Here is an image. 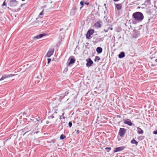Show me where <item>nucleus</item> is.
Masks as SVG:
<instances>
[{
    "label": "nucleus",
    "instance_id": "obj_1",
    "mask_svg": "<svg viewBox=\"0 0 157 157\" xmlns=\"http://www.w3.org/2000/svg\"><path fill=\"white\" fill-rule=\"evenodd\" d=\"M132 17L135 20L139 22L141 21L144 18L143 14L140 12H136L132 14Z\"/></svg>",
    "mask_w": 157,
    "mask_h": 157
},
{
    "label": "nucleus",
    "instance_id": "obj_2",
    "mask_svg": "<svg viewBox=\"0 0 157 157\" xmlns=\"http://www.w3.org/2000/svg\"><path fill=\"white\" fill-rule=\"evenodd\" d=\"M54 51V48H50L46 55V56L47 57H50L53 54Z\"/></svg>",
    "mask_w": 157,
    "mask_h": 157
},
{
    "label": "nucleus",
    "instance_id": "obj_3",
    "mask_svg": "<svg viewBox=\"0 0 157 157\" xmlns=\"http://www.w3.org/2000/svg\"><path fill=\"white\" fill-rule=\"evenodd\" d=\"M126 131L125 129L120 128L119 131V134L121 137H123Z\"/></svg>",
    "mask_w": 157,
    "mask_h": 157
},
{
    "label": "nucleus",
    "instance_id": "obj_4",
    "mask_svg": "<svg viewBox=\"0 0 157 157\" xmlns=\"http://www.w3.org/2000/svg\"><path fill=\"white\" fill-rule=\"evenodd\" d=\"M18 2L16 0H11L9 3V6L11 7H14L16 6Z\"/></svg>",
    "mask_w": 157,
    "mask_h": 157
},
{
    "label": "nucleus",
    "instance_id": "obj_5",
    "mask_svg": "<svg viewBox=\"0 0 157 157\" xmlns=\"http://www.w3.org/2000/svg\"><path fill=\"white\" fill-rule=\"evenodd\" d=\"M14 75L13 74H11L9 75H3L0 79V81H2L5 79L9 78V77H12Z\"/></svg>",
    "mask_w": 157,
    "mask_h": 157
},
{
    "label": "nucleus",
    "instance_id": "obj_6",
    "mask_svg": "<svg viewBox=\"0 0 157 157\" xmlns=\"http://www.w3.org/2000/svg\"><path fill=\"white\" fill-rule=\"evenodd\" d=\"M125 148L124 146L118 147L114 149V152L115 153L123 150Z\"/></svg>",
    "mask_w": 157,
    "mask_h": 157
},
{
    "label": "nucleus",
    "instance_id": "obj_7",
    "mask_svg": "<svg viewBox=\"0 0 157 157\" xmlns=\"http://www.w3.org/2000/svg\"><path fill=\"white\" fill-rule=\"evenodd\" d=\"M94 30L93 29H90L89 30L87 33L86 37L87 39H89L91 35L93 34L94 33Z\"/></svg>",
    "mask_w": 157,
    "mask_h": 157
},
{
    "label": "nucleus",
    "instance_id": "obj_8",
    "mask_svg": "<svg viewBox=\"0 0 157 157\" xmlns=\"http://www.w3.org/2000/svg\"><path fill=\"white\" fill-rule=\"evenodd\" d=\"M70 60V61L68 64V65L69 66L71 64L74 63L75 61V60L73 56H71L69 59L68 60Z\"/></svg>",
    "mask_w": 157,
    "mask_h": 157
},
{
    "label": "nucleus",
    "instance_id": "obj_9",
    "mask_svg": "<svg viewBox=\"0 0 157 157\" xmlns=\"http://www.w3.org/2000/svg\"><path fill=\"white\" fill-rule=\"evenodd\" d=\"M87 63L86 66L87 67H90L91 66L93 63V61L90 58H88L86 59Z\"/></svg>",
    "mask_w": 157,
    "mask_h": 157
},
{
    "label": "nucleus",
    "instance_id": "obj_10",
    "mask_svg": "<svg viewBox=\"0 0 157 157\" xmlns=\"http://www.w3.org/2000/svg\"><path fill=\"white\" fill-rule=\"evenodd\" d=\"M124 124H128L129 126H132V123L129 119H128L127 120H124Z\"/></svg>",
    "mask_w": 157,
    "mask_h": 157
},
{
    "label": "nucleus",
    "instance_id": "obj_11",
    "mask_svg": "<svg viewBox=\"0 0 157 157\" xmlns=\"http://www.w3.org/2000/svg\"><path fill=\"white\" fill-rule=\"evenodd\" d=\"M102 22L101 21H98L95 23L94 26L95 27L97 28H100L101 27V26Z\"/></svg>",
    "mask_w": 157,
    "mask_h": 157
},
{
    "label": "nucleus",
    "instance_id": "obj_12",
    "mask_svg": "<svg viewBox=\"0 0 157 157\" xmlns=\"http://www.w3.org/2000/svg\"><path fill=\"white\" fill-rule=\"evenodd\" d=\"M44 35H45V34H39L36 36H35L33 38V39H38L40 38H42L43 36H44Z\"/></svg>",
    "mask_w": 157,
    "mask_h": 157
},
{
    "label": "nucleus",
    "instance_id": "obj_13",
    "mask_svg": "<svg viewBox=\"0 0 157 157\" xmlns=\"http://www.w3.org/2000/svg\"><path fill=\"white\" fill-rule=\"evenodd\" d=\"M44 35H45V34H39L36 36H35L33 38V39H38L40 38H42L43 36H44Z\"/></svg>",
    "mask_w": 157,
    "mask_h": 157
},
{
    "label": "nucleus",
    "instance_id": "obj_14",
    "mask_svg": "<svg viewBox=\"0 0 157 157\" xmlns=\"http://www.w3.org/2000/svg\"><path fill=\"white\" fill-rule=\"evenodd\" d=\"M96 51L98 53H101L102 51V49L101 47H98L96 49Z\"/></svg>",
    "mask_w": 157,
    "mask_h": 157
},
{
    "label": "nucleus",
    "instance_id": "obj_15",
    "mask_svg": "<svg viewBox=\"0 0 157 157\" xmlns=\"http://www.w3.org/2000/svg\"><path fill=\"white\" fill-rule=\"evenodd\" d=\"M125 56L124 53L123 52H121L118 55V57L120 58H122Z\"/></svg>",
    "mask_w": 157,
    "mask_h": 157
},
{
    "label": "nucleus",
    "instance_id": "obj_16",
    "mask_svg": "<svg viewBox=\"0 0 157 157\" xmlns=\"http://www.w3.org/2000/svg\"><path fill=\"white\" fill-rule=\"evenodd\" d=\"M25 130H27V131L24 134V135L26 132H28L29 131L31 130V127L30 126H28L25 127L24 129Z\"/></svg>",
    "mask_w": 157,
    "mask_h": 157
},
{
    "label": "nucleus",
    "instance_id": "obj_17",
    "mask_svg": "<svg viewBox=\"0 0 157 157\" xmlns=\"http://www.w3.org/2000/svg\"><path fill=\"white\" fill-rule=\"evenodd\" d=\"M56 115L57 113L56 112H55L53 114L52 116H48V118L49 119H52L54 118Z\"/></svg>",
    "mask_w": 157,
    "mask_h": 157
},
{
    "label": "nucleus",
    "instance_id": "obj_18",
    "mask_svg": "<svg viewBox=\"0 0 157 157\" xmlns=\"http://www.w3.org/2000/svg\"><path fill=\"white\" fill-rule=\"evenodd\" d=\"M121 4H117L116 5V7L118 10H120L121 8Z\"/></svg>",
    "mask_w": 157,
    "mask_h": 157
},
{
    "label": "nucleus",
    "instance_id": "obj_19",
    "mask_svg": "<svg viewBox=\"0 0 157 157\" xmlns=\"http://www.w3.org/2000/svg\"><path fill=\"white\" fill-rule=\"evenodd\" d=\"M137 130L138 133L139 134H142L143 133V131L141 128L138 127Z\"/></svg>",
    "mask_w": 157,
    "mask_h": 157
},
{
    "label": "nucleus",
    "instance_id": "obj_20",
    "mask_svg": "<svg viewBox=\"0 0 157 157\" xmlns=\"http://www.w3.org/2000/svg\"><path fill=\"white\" fill-rule=\"evenodd\" d=\"M131 143L132 144H135L136 145H137L138 144V142L136 141L134 139H133L131 141Z\"/></svg>",
    "mask_w": 157,
    "mask_h": 157
},
{
    "label": "nucleus",
    "instance_id": "obj_21",
    "mask_svg": "<svg viewBox=\"0 0 157 157\" xmlns=\"http://www.w3.org/2000/svg\"><path fill=\"white\" fill-rule=\"evenodd\" d=\"M100 59V58L98 56H96L94 59V61L98 62L99 60Z\"/></svg>",
    "mask_w": 157,
    "mask_h": 157
},
{
    "label": "nucleus",
    "instance_id": "obj_22",
    "mask_svg": "<svg viewBox=\"0 0 157 157\" xmlns=\"http://www.w3.org/2000/svg\"><path fill=\"white\" fill-rule=\"evenodd\" d=\"M66 138V136L63 134H62L60 137V139L61 140H63L65 139Z\"/></svg>",
    "mask_w": 157,
    "mask_h": 157
},
{
    "label": "nucleus",
    "instance_id": "obj_23",
    "mask_svg": "<svg viewBox=\"0 0 157 157\" xmlns=\"http://www.w3.org/2000/svg\"><path fill=\"white\" fill-rule=\"evenodd\" d=\"M43 10L40 13V14L39 15V17L40 18H42V15H43Z\"/></svg>",
    "mask_w": 157,
    "mask_h": 157
},
{
    "label": "nucleus",
    "instance_id": "obj_24",
    "mask_svg": "<svg viewBox=\"0 0 157 157\" xmlns=\"http://www.w3.org/2000/svg\"><path fill=\"white\" fill-rule=\"evenodd\" d=\"M111 147H107L105 148V149L107 151V152H109V151L110 150H111Z\"/></svg>",
    "mask_w": 157,
    "mask_h": 157
},
{
    "label": "nucleus",
    "instance_id": "obj_25",
    "mask_svg": "<svg viewBox=\"0 0 157 157\" xmlns=\"http://www.w3.org/2000/svg\"><path fill=\"white\" fill-rule=\"evenodd\" d=\"M84 2L83 1H82L80 2V4L82 6L84 5Z\"/></svg>",
    "mask_w": 157,
    "mask_h": 157
},
{
    "label": "nucleus",
    "instance_id": "obj_26",
    "mask_svg": "<svg viewBox=\"0 0 157 157\" xmlns=\"http://www.w3.org/2000/svg\"><path fill=\"white\" fill-rule=\"evenodd\" d=\"M23 116L24 117H27V116L26 115V113H23Z\"/></svg>",
    "mask_w": 157,
    "mask_h": 157
},
{
    "label": "nucleus",
    "instance_id": "obj_27",
    "mask_svg": "<svg viewBox=\"0 0 157 157\" xmlns=\"http://www.w3.org/2000/svg\"><path fill=\"white\" fill-rule=\"evenodd\" d=\"M68 125L70 127H71L72 125V123L70 121L68 123Z\"/></svg>",
    "mask_w": 157,
    "mask_h": 157
},
{
    "label": "nucleus",
    "instance_id": "obj_28",
    "mask_svg": "<svg viewBox=\"0 0 157 157\" xmlns=\"http://www.w3.org/2000/svg\"><path fill=\"white\" fill-rule=\"evenodd\" d=\"M104 40V39L103 38H100L99 40V41H97L96 42H98V41H103V40Z\"/></svg>",
    "mask_w": 157,
    "mask_h": 157
},
{
    "label": "nucleus",
    "instance_id": "obj_29",
    "mask_svg": "<svg viewBox=\"0 0 157 157\" xmlns=\"http://www.w3.org/2000/svg\"><path fill=\"white\" fill-rule=\"evenodd\" d=\"M69 94V92H66L65 93V94L64 95L63 97H64L65 96H67Z\"/></svg>",
    "mask_w": 157,
    "mask_h": 157
},
{
    "label": "nucleus",
    "instance_id": "obj_30",
    "mask_svg": "<svg viewBox=\"0 0 157 157\" xmlns=\"http://www.w3.org/2000/svg\"><path fill=\"white\" fill-rule=\"evenodd\" d=\"M47 60H48V63H49L50 62V61H51V59L48 58L47 59Z\"/></svg>",
    "mask_w": 157,
    "mask_h": 157
},
{
    "label": "nucleus",
    "instance_id": "obj_31",
    "mask_svg": "<svg viewBox=\"0 0 157 157\" xmlns=\"http://www.w3.org/2000/svg\"><path fill=\"white\" fill-rule=\"evenodd\" d=\"M2 6H6V4L5 1H4V2H3Z\"/></svg>",
    "mask_w": 157,
    "mask_h": 157
},
{
    "label": "nucleus",
    "instance_id": "obj_32",
    "mask_svg": "<svg viewBox=\"0 0 157 157\" xmlns=\"http://www.w3.org/2000/svg\"><path fill=\"white\" fill-rule=\"evenodd\" d=\"M153 133L154 134H157V130L154 131Z\"/></svg>",
    "mask_w": 157,
    "mask_h": 157
},
{
    "label": "nucleus",
    "instance_id": "obj_33",
    "mask_svg": "<svg viewBox=\"0 0 157 157\" xmlns=\"http://www.w3.org/2000/svg\"><path fill=\"white\" fill-rule=\"evenodd\" d=\"M108 29H107V30H106L105 29H104V31L105 33H106L108 32Z\"/></svg>",
    "mask_w": 157,
    "mask_h": 157
},
{
    "label": "nucleus",
    "instance_id": "obj_34",
    "mask_svg": "<svg viewBox=\"0 0 157 157\" xmlns=\"http://www.w3.org/2000/svg\"><path fill=\"white\" fill-rule=\"evenodd\" d=\"M108 30H109V29H110L111 30H112L113 29V28H112V27H109L108 28Z\"/></svg>",
    "mask_w": 157,
    "mask_h": 157
},
{
    "label": "nucleus",
    "instance_id": "obj_35",
    "mask_svg": "<svg viewBox=\"0 0 157 157\" xmlns=\"http://www.w3.org/2000/svg\"><path fill=\"white\" fill-rule=\"evenodd\" d=\"M150 2V1L149 0H146V1L145 2V3H146L147 2Z\"/></svg>",
    "mask_w": 157,
    "mask_h": 157
},
{
    "label": "nucleus",
    "instance_id": "obj_36",
    "mask_svg": "<svg viewBox=\"0 0 157 157\" xmlns=\"http://www.w3.org/2000/svg\"><path fill=\"white\" fill-rule=\"evenodd\" d=\"M39 132L38 131H37V132H33L32 133H32H33L34 134H35V133H36V134H37Z\"/></svg>",
    "mask_w": 157,
    "mask_h": 157
},
{
    "label": "nucleus",
    "instance_id": "obj_37",
    "mask_svg": "<svg viewBox=\"0 0 157 157\" xmlns=\"http://www.w3.org/2000/svg\"><path fill=\"white\" fill-rule=\"evenodd\" d=\"M85 4H86V5H88L89 4V3H88V2H86V3H85Z\"/></svg>",
    "mask_w": 157,
    "mask_h": 157
},
{
    "label": "nucleus",
    "instance_id": "obj_38",
    "mask_svg": "<svg viewBox=\"0 0 157 157\" xmlns=\"http://www.w3.org/2000/svg\"><path fill=\"white\" fill-rule=\"evenodd\" d=\"M79 133V131L78 130H77V132H76V133H77V134H78Z\"/></svg>",
    "mask_w": 157,
    "mask_h": 157
},
{
    "label": "nucleus",
    "instance_id": "obj_39",
    "mask_svg": "<svg viewBox=\"0 0 157 157\" xmlns=\"http://www.w3.org/2000/svg\"><path fill=\"white\" fill-rule=\"evenodd\" d=\"M119 0H113V1H114V2H117L119 1Z\"/></svg>",
    "mask_w": 157,
    "mask_h": 157
},
{
    "label": "nucleus",
    "instance_id": "obj_40",
    "mask_svg": "<svg viewBox=\"0 0 157 157\" xmlns=\"http://www.w3.org/2000/svg\"><path fill=\"white\" fill-rule=\"evenodd\" d=\"M49 121H46V124H48L49 123Z\"/></svg>",
    "mask_w": 157,
    "mask_h": 157
},
{
    "label": "nucleus",
    "instance_id": "obj_41",
    "mask_svg": "<svg viewBox=\"0 0 157 157\" xmlns=\"http://www.w3.org/2000/svg\"><path fill=\"white\" fill-rule=\"evenodd\" d=\"M63 119H65V117H64L63 116Z\"/></svg>",
    "mask_w": 157,
    "mask_h": 157
},
{
    "label": "nucleus",
    "instance_id": "obj_42",
    "mask_svg": "<svg viewBox=\"0 0 157 157\" xmlns=\"http://www.w3.org/2000/svg\"><path fill=\"white\" fill-rule=\"evenodd\" d=\"M60 119H61V116H59Z\"/></svg>",
    "mask_w": 157,
    "mask_h": 157
},
{
    "label": "nucleus",
    "instance_id": "obj_43",
    "mask_svg": "<svg viewBox=\"0 0 157 157\" xmlns=\"http://www.w3.org/2000/svg\"><path fill=\"white\" fill-rule=\"evenodd\" d=\"M104 6H106V4H104Z\"/></svg>",
    "mask_w": 157,
    "mask_h": 157
},
{
    "label": "nucleus",
    "instance_id": "obj_44",
    "mask_svg": "<svg viewBox=\"0 0 157 157\" xmlns=\"http://www.w3.org/2000/svg\"><path fill=\"white\" fill-rule=\"evenodd\" d=\"M82 7H80V9H81V8H82Z\"/></svg>",
    "mask_w": 157,
    "mask_h": 157
},
{
    "label": "nucleus",
    "instance_id": "obj_45",
    "mask_svg": "<svg viewBox=\"0 0 157 157\" xmlns=\"http://www.w3.org/2000/svg\"><path fill=\"white\" fill-rule=\"evenodd\" d=\"M64 113H63V114H62V115H64Z\"/></svg>",
    "mask_w": 157,
    "mask_h": 157
},
{
    "label": "nucleus",
    "instance_id": "obj_46",
    "mask_svg": "<svg viewBox=\"0 0 157 157\" xmlns=\"http://www.w3.org/2000/svg\"><path fill=\"white\" fill-rule=\"evenodd\" d=\"M157 60V59H155V61H156Z\"/></svg>",
    "mask_w": 157,
    "mask_h": 157
},
{
    "label": "nucleus",
    "instance_id": "obj_47",
    "mask_svg": "<svg viewBox=\"0 0 157 157\" xmlns=\"http://www.w3.org/2000/svg\"><path fill=\"white\" fill-rule=\"evenodd\" d=\"M22 1H25V0H22Z\"/></svg>",
    "mask_w": 157,
    "mask_h": 157
},
{
    "label": "nucleus",
    "instance_id": "obj_48",
    "mask_svg": "<svg viewBox=\"0 0 157 157\" xmlns=\"http://www.w3.org/2000/svg\"><path fill=\"white\" fill-rule=\"evenodd\" d=\"M155 7H156L155 5Z\"/></svg>",
    "mask_w": 157,
    "mask_h": 157
}]
</instances>
